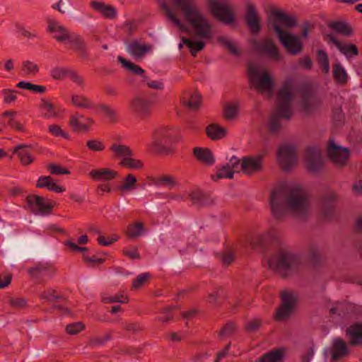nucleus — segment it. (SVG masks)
Returning <instances> with one entry per match:
<instances>
[{
    "mask_svg": "<svg viewBox=\"0 0 362 362\" xmlns=\"http://www.w3.org/2000/svg\"><path fill=\"white\" fill-rule=\"evenodd\" d=\"M36 187L39 188H47L56 193H61L65 191V188L57 185L54 179L50 176H41L38 178Z\"/></svg>",
    "mask_w": 362,
    "mask_h": 362,
    "instance_id": "obj_29",
    "label": "nucleus"
},
{
    "mask_svg": "<svg viewBox=\"0 0 362 362\" xmlns=\"http://www.w3.org/2000/svg\"><path fill=\"white\" fill-rule=\"evenodd\" d=\"M144 225L141 222H136L129 225L127 228V235L130 238H134L144 233Z\"/></svg>",
    "mask_w": 362,
    "mask_h": 362,
    "instance_id": "obj_45",
    "label": "nucleus"
},
{
    "mask_svg": "<svg viewBox=\"0 0 362 362\" xmlns=\"http://www.w3.org/2000/svg\"><path fill=\"white\" fill-rule=\"evenodd\" d=\"M30 147V146L22 144L16 146L13 150V153L16 154L20 160V162L23 165H28L34 161V158L30 153L25 148Z\"/></svg>",
    "mask_w": 362,
    "mask_h": 362,
    "instance_id": "obj_31",
    "label": "nucleus"
},
{
    "mask_svg": "<svg viewBox=\"0 0 362 362\" xmlns=\"http://www.w3.org/2000/svg\"><path fill=\"white\" fill-rule=\"evenodd\" d=\"M110 150L117 158H127L128 156H133L134 153L131 148L126 145L113 144L110 146Z\"/></svg>",
    "mask_w": 362,
    "mask_h": 362,
    "instance_id": "obj_41",
    "label": "nucleus"
},
{
    "mask_svg": "<svg viewBox=\"0 0 362 362\" xmlns=\"http://www.w3.org/2000/svg\"><path fill=\"white\" fill-rule=\"evenodd\" d=\"M39 109L42 112V117L45 119L54 118L57 116V109L54 104L45 98L40 100Z\"/></svg>",
    "mask_w": 362,
    "mask_h": 362,
    "instance_id": "obj_32",
    "label": "nucleus"
},
{
    "mask_svg": "<svg viewBox=\"0 0 362 362\" xmlns=\"http://www.w3.org/2000/svg\"><path fill=\"white\" fill-rule=\"evenodd\" d=\"M217 41L231 54L234 56H240L241 54L238 44L234 40L225 36H220L217 38Z\"/></svg>",
    "mask_w": 362,
    "mask_h": 362,
    "instance_id": "obj_34",
    "label": "nucleus"
},
{
    "mask_svg": "<svg viewBox=\"0 0 362 362\" xmlns=\"http://www.w3.org/2000/svg\"><path fill=\"white\" fill-rule=\"evenodd\" d=\"M190 25L194 36L209 40L213 35V26L197 6L195 0H171Z\"/></svg>",
    "mask_w": 362,
    "mask_h": 362,
    "instance_id": "obj_2",
    "label": "nucleus"
},
{
    "mask_svg": "<svg viewBox=\"0 0 362 362\" xmlns=\"http://www.w3.org/2000/svg\"><path fill=\"white\" fill-rule=\"evenodd\" d=\"M209 6L211 13L219 21L230 25L235 21L233 8L226 0H210Z\"/></svg>",
    "mask_w": 362,
    "mask_h": 362,
    "instance_id": "obj_6",
    "label": "nucleus"
},
{
    "mask_svg": "<svg viewBox=\"0 0 362 362\" xmlns=\"http://www.w3.org/2000/svg\"><path fill=\"white\" fill-rule=\"evenodd\" d=\"M192 201L197 205H206L210 203L209 199L201 191H194L190 194Z\"/></svg>",
    "mask_w": 362,
    "mask_h": 362,
    "instance_id": "obj_53",
    "label": "nucleus"
},
{
    "mask_svg": "<svg viewBox=\"0 0 362 362\" xmlns=\"http://www.w3.org/2000/svg\"><path fill=\"white\" fill-rule=\"evenodd\" d=\"M293 95V81L286 80L277 92V100L275 112L271 115L269 129L271 133H278L282 127L281 119L290 120L293 115L291 100Z\"/></svg>",
    "mask_w": 362,
    "mask_h": 362,
    "instance_id": "obj_3",
    "label": "nucleus"
},
{
    "mask_svg": "<svg viewBox=\"0 0 362 362\" xmlns=\"http://www.w3.org/2000/svg\"><path fill=\"white\" fill-rule=\"evenodd\" d=\"M269 19L272 27L277 34V30L281 32H287L281 28V25L286 28H293L297 25V20L294 16L288 15L283 11L277 8L271 10Z\"/></svg>",
    "mask_w": 362,
    "mask_h": 362,
    "instance_id": "obj_9",
    "label": "nucleus"
},
{
    "mask_svg": "<svg viewBox=\"0 0 362 362\" xmlns=\"http://www.w3.org/2000/svg\"><path fill=\"white\" fill-rule=\"evenodd\" d=\"M305 163L309 171L315 173L322 167V158L321 153L317 148L309 147L305 152Z\"/></svg>",
    "mask_w": 362,
    "mask_h": 362,
    "instance_id": "obj_17",
    "label": "nucleus"
},
{
    "mask_svg": "<svg viewBox=\"0 0 362 362\" xmlns=\"http://www.w3.org/2000/svg\"><path fill=\"white\" fill-rule=\"evenodd\" d=\"M254 47L259 52L267 54L270 59L279 61L281 59L279 49L271 39H265L262 41H255Z\"/></svg>",
    "mask_w": 362,
    "mask_h": 362,
    "instance_id": "obj_18",
    "label": "nucleus"
},
{
    "mask_svg": "<svg viewBox=\"0 0 362 362\" xmlns=\"http://www.w3.org/2000/svg\"><path fill=\"white\" fill-rule=\"evenodd\" d=\"M90 7L95 11L101 13L105 18L115 19L117 16V11L112 5L106 4L102 1H92Z\"/></svg>",
    "mask_w": 362,
    "mask_h": 362,
    "instance_id": "obj_23",
    "label": "nucleus"
},
{
    "mask_svg": "<svg viewBox=\"0 0 362 362\" xmlns=\"http://www.w3.org/2000/svg\"><path fill=\"white\" fill-rule=\"evenodd\" d=\"M248 76L252 87L261 93L272 95L274 90V82L269 73L264 69L257 65H250Z\"/></svg>",
    "mask_w": 362,
    "mask_h": 362,
    "instance_id": "obj_5",
    "label": "nucleus"
},
{
    "mask_svg": "<svg viewBox=\"0 0 362 362\" xmlns=\"http://www.w3.org/2000/svg\"><path fill=\"white\" fill-rule=\"evenodd\" d=\"M223 178H228V179L233 178V172L230 170V168H229V167L226 164L223 165L219 169H218L217 173L216 175H212V179L214 181H216L217 179H223Z\"/></svg>",
    "mask_w": 362,
    "mask_h": 362,
    "instance_id": "obj_55",
    "label": "nucleus"
},
{
    "mask_svg": "<svg viewBox=\"0 0 362 362\" xmlns=\"http://www.w3.org/2000/svg\"><path fill=\"white\" fill-rule=\"evenodd\" d=\"M327 151L328 157L332 162L338 166L344 165L350 154L349 150L347 148L336 144L333 139H329Z\"/></svg>",
    "mask_w": 362,
    "mask_h": 362,
    "instance_id": "obj_13",
    "label": "nucleus"
},
{
    "mask_svg": "<svg viewBox=\"0 0 362 362\" xmlns=\"http://www.w3.org/2000/svg\"><path fill=\"white\" fill-rule=\"evenodd\" d=\"M161 8L164 13V15L169 22H170L173 25L176 26L179 30L182 33H188L189 34V30L188 27L185 25L181 19L178 17V16L173 11V9L170 7V6L163 2L161 4Z\"/></svg>",
    "mask_w": 362,
    "mask_h": 362,
    "instance_id": "obj_21",
    "label": "nucleus"
},
{
    "mask_svg": "<svg viewBox=\"0 0 362 362\" xmlns=\"http://www.w3.org/2000/svg\"><path fill=\"white\" fill-rule=\"evenodd\" d=\"M338 198L337 194L334 192H328L323 197L322 202V214L326 218H329L334 213V206L332 202H335Z\"/></svg>",
    "mask_w": 362,
    "mask_h": 362,
    "instance_id": "obj_24",
    "label": "nucleus"
},
{
    "mask_svg": "<svg viewBox=\"0 0 362 362\" xmlns=\"http://www.w3.org/2000/svg\"><path fill=\"white\" fill-rule=\"evenodd\" d=\"M193 153L199 161L205 165H212L215 162L212 152L207 148L195 147Z\"/></svg>",
    "mask_w": 362,
    "mask_h": 362,
    "instance_id": "obj_28",
    "label": "nucleus"
},
{
    "mask_svg": "<svg viewBox=\"0 0 362 362\" xmlns=\"http://www.w3.org/2000/svg\"><path fill=\"white\" fill-rule=\"evenodd\" d=\"M136 179L132 174L126 176L123 183L119 187V189L122 192H129L135 189Z\"/></svg>",
    "mask_w": 362,
    "mask_h": 362,
    "instance_id": "obj_52",
    "label": "nucleus"
},
{
    "mask_svg": "<svg viewBox=\"0 0 362 362\" xmlns=\"http://www.w3.org/2000/svg\"><path fill=\"white\" fill-rule=\"evenodd\" d=\"M117 175V173L110 168L94 169L89 173V176L95 181H110Z\"/></svg>",
    "mask_w": 362,
    "mask_h": 362,
    "instance_id": "obj_26",
    "label": "nucleus"
},
{
    "mask_svg": "<svg viewBox=\"0 0 362 362\" xmlns=\"http://www.w3.org/2000/svg\"><path fill=\"white\" fill-rule=\"evenodd\" d=\"M263 154L245 156L242 158V172L247 175H252L262 170Z\"/></svg>",
    "mask_w": 362,
    "mask_h": 362,
    "instance_id": "obj_14",
    "label": "nucleus"
},
{
    "mask_svg": "<svg viewBox=\"0 0 362 362\" xmlns=\"http://www.w3.org/2000/svg\"><path fill=\"white\" fill-rule=\"evenodd\" d=\"M226 165L230 168L233 175L235 173L242 171V160H240L235 156H232Z\"/></svg>",
    "mask_w": 362,
    "mask_h": 362,
    "instance_id": "obj_60",
    "label": "nucleus"
},
{
    "mask_svg": "<svg viewBox=\"0 0 362 362\" xmlns=\"http://www.w3.org/2000/svg\"><path fill=\"white\" fill-rule=\"evenodd\" d=\"M281 304L276 313V320L283 321L288 319L293 313L298 302V295L291 291H284L281 295Z\"/></svg>",
    "mask_w": 362,
    "mask_h": 362,
    "instance_id": "obj_7",
    "label": "nucleus"
},
{
    "mask_svg": "<svg viewBox=\"0 0 362 362\" xmlns=\"http://www.w3.org/2000/svg\"><path fill=\"white\" fill-rule=\"evenodd\" d=\"M269 205L276 219L283 218L288 212L298 217H305L310 210L309 196L300 186H278L270 193Z\"/></svg>",
    "mask_w": 362,
    "mask_h": 362,
    "instance_id": "obj_1",
    "label": "nucleus"
},
{
    "mask_svg": "<svg viewBox=\"0 0 362 362\" xmlns=\"http://www.w3.org/2000/svg\"><path fill=\"white\" fill-rule=\"evenodd\" d=\"M238 114V104H228L223 110L224 117L227 120L234 119Z\"/></svg>",
    "mask_w": 362,
    "mask_h": 362,
    "instance_id": "obj_56",
    "label": "nucleus"
},
{
    "mask_svg": "<svg viewBox=\"0 0 362 362\" xmlns=\"http://www.w3.org/2000/svg\"><path fill=\"white\" fill-rule=\"evenodd\" d=\"M70 69L56 66L50 70L51 76L55 80H62L67 78Z\"/></svg>",
    "mask_w": 362,
    "mask_h": 362,
    "instance_id": "obj_54",
    "label": "nucleus"
},
{
    "mask_svg": "<svg viewBox=\"0 0 362 362\" xmlns=\"http://www.w3.org/2000/svg\"><path fill=\"white\" fill-rule=\"evenodd\" d=\"M29 276L40 284H45L56 274V269L49 262H40L28 269Z\"/></svg>",
    "mask_w": 362,
    "mask_h": 362,
    "instance_id": "obj_8",
    "label": "nucleus"
},
{
    "mask_svg": "<svg viewBox=\"0 0 362 362\" xmlns=\"http://www.w3.org/2000/svg\"><path fill=\"white\" fill-rule=\"evenodd\" d=\"M320 105V101L310 95H303L301 101V107L306 113L314 111Z\"/></svg>",
    "mask_w": 362,
    "mask_h": 362,
    "instance_id": "obj_39",
    "label": "nucleus"
},
{
    "mask_svg": "<svg viewBox=\"0 0 362 362\" xmlns=\"http://www.w3.org/2000/svg\"><path fill=\"white\" fill-rule=\"evenodd\" d=\"M346 334L350 338V344L357 346L362 344V324H354L346 329Z\"/></svg>",
    "mask_w": 362,
    "mask_h": 362,
    "instance_id": "obj_30",
    "label": "nucleus"
},
{
    "mask_svg": "<svg viewBox=\"0 0 362 362\" xmlns=\"http://www.w3.org/2000/svg\"><path fill=\"white\" fill-rule=\"evenodd\" d=\"M48 132L54 136H62V138L65 139H69L70 136L69 134L62 130L61 127L58 124H50L48 126Z\"/></svg>",
    "mask_w": 362,
    "mask_h": 362,
    "instance_id": "obj_58",
    "label": "nucleus"
},
{
    "mask_svg": "<svg viewBox=\"0 0 362 362\" xmlns=\"http://www.w3.org/2000/svg\"><path fill=\"white\" fill-rule=\"evenodd\" d=\"M169 128H162L155 131L152 134V144L158 146L164 142L169 140L170 135L168 134Z\"/></svg>",
    "mask_w": 362,
    "mask_h": 362,
    "instance_id": "obj_42",
    "label": "nucleus"
},
{
    "mask_svg": "<svg viewBox=\"0 0 362 362\" xmlns=\"http://www.w3.org/2000/svg\"><path fill=\"white\" fill-rule=\"evenodd\" d=\"M86 146L93 151H103L105 148L103 141L98 139H90L87 141Z\"/></svg>",
    "mask_w": 362,
    "mask_h": 362,
    "instance_id": "obj_64",
    "label": "nucleus"
},
{
    "mask_svg": "<svg viewBox=\"0 0 362 362\" xmlns=\"http://www.w3.org/2000/svg\"><path fill=\"white\" fill-rule=\"evenodd\" d=\"M127 50L135 60H140L152 50V46L149 44L141 43L139 40H134L127 45Z\"/></svg>",
    "mask_w": 362,
    "mask_h": 362,
    "instance_id": "obj_19",
    "label": "nucleus"
},
{
    "mask_svg": "<svg viewBox=\"0 0 362 362\" xmlns=\"http://www.w3.org/2000/svg\"><path fill=\"white\" fill-rule=\"evenodd\" d=\"M38 297L48 302H53L62 298L61 296L57 293L56 290L52 288H48L39 293Z\"/></svg>",
    "mask_w": 362,
    "mask_h": 362,
    "instance_id": "obj_47",
    "label": "nucleus"
},
{
    "mask_svg": "<svg viewBox=\"0 0 362 362\" xmlns=\"http://www.w3.org/2000/svg\"><path fill=\"white\" fill-rule=\"evenodd\" d=\"M308 253L309 257L315 262L319 261L322 256L320 246L314 243H312L308 245Z\"/></svg>",
    "mask_w": 362,
    "mask_h": 362,
    "instance_id": "obj_51",
    "label": "nucleus"
},
{
    "mask_svg": "<svg viewBox=\"0 0 362 362\" xmlns=\"http://www.w3.org/2000/svg\"><path fill=\"white\" fill-rule=\"evenodd\" d=\"M70 43L73 49L77 54L82 58L86 59L88 57V52L83 39L76 33H72L66 41Z\"/></svg>",
    "mask_w": 362,
    "mask_h": 362,
    "instance_id": "obj_25",
    "label": "nucleus"
},
{
    "mask_svg": "<svg viewBox=\"0 0 362 362\" xmlns=\"http://www.w3.org/2000/svg\"><path fill=\"white\" fill-rule=\"evenodd\" d=\"M26 202L30 211L35 215H48L51 214L53 204L48 202L44 197L29 194L26 197Z\"/></svg>",
    "mask_w": 362,
    "mask_h": 362,
    "instance_id": "obj_11",
    "label": "nucleus"
},
{
    "mask_svg": "<svg viewBox=\"0 0 362 362\" xmlns=\"http://www.w3.org/2000/svg\"><path fill=\"white\" fill-rule=\"evenodd\" d=\"M326 38L329 42L333 43L347 58L358 55V51L355 45L343 44L340 42L332 34H327L326 35Z\"/></svg>",
    "mask_w": 362,
    "mask_h": 362,
    "instance_id": "obj_22",
    "label": "nucleus"
},
{
    "mask_svg": "<svg viewBox=\"0 0 362 362\" xmlns=\"http://www.w3.org/2000/svg\"><path fill=\"white\" fill-rule=\"evenodd\" d=\"M47 23V31L52 33L54 38L59 42L67 41L72 34L65 27L53 19H49Z\"/></svg>",
    "mask_w": 362,
    "mask_h": 362,
    "instance_id": "obj_20",
    "label": "nucleus"
},
{
    "mask_svg": "<svg viewBox=\"0 0 362 362\" xmlns=\"http://www.w3.org/2000/svg\"><path fill=\"white\" fill-rule=\"evenodd\" d=\"M206 131L207 136L212 140L221 139L226 135V130L216 124H209Z\"/></svg>",
    "mask_w": 362,
    "mask_h": 362,
    "instance_id": "obj_37",
    "label": "nucleus"
},
{
    "mask_svg": "<svg viewBox=\"0 0 362 362\" xmlns=\"http://www.w3.org/2000/svg\"><path fill=\"white\" fill-rule=\"evenodd\" d=\"M153 103L148 99L138 95L130 102V110L141 118L148 117L151 112Z\"/></svg>",
    "mask_w": 362,
    "mask_h": 362,
    "instance_id": "obj_15",
    "label": "nucleus"
},
{
    "mask_svg": "<svg viewBox=\"0 0 362 362\" xmlns=\"http://www.w3.org/2000/svg\"><path fill=\"white\" fill-rule=\"evenodd\" d=\"M284 353L281 350L274 349L263 354L257 362H282Z\"/></svg>",
    "mask_w": 362,
    "mask_h": 362,
    "instance_id": "obj_36",
    "label": "nucleus"
},
{
    "mask_svg": "<svg viewBox=\"0 0 362 362\" xmlns=\"http://www.w3.org/2000/svg\"><path fill=\"white\" fill-rule=\"evenodd\" d=\"M277 159L284 170H289L296 163V149L292 144L281 146L276 153Z\"/></svg>",
    "mask_w": 362,
    "mask_h": 362,
    "instance_id": "obj_12",
    "label": "nucleus"
},
{
    "mask_svg": "<svg viewBox=\"0 0 362 362\" xmlns=\"http://www.w3.org/2000/svg\"><path fill=\"white\" fill-rule=\"evenodd\" d=\"M245 21L250 31L252 34H257L261 30L260 17L258 15L256 6L248 2L246 4Z\"/></svg>",
    "mask_w": 362,
    "mask_h": 362,
    "instance_id": "obj_16",
    "label": "nucleus"
},
{
    "mask_svg": "<svg viewBox=\"0 0 362 362\" xmlns=\"http://www.w3.org/2000/svg\"><path fill=\"white\" fill-rule=\"evenodd\" d=\"M22 70L26 75L35 76L39 71V67L33 62L25 61L22 64Z\"/></svg>",
    "mask_w": 362,
    "mask_h": 362,
    "instance_id": "obj_57",
    "label": "nucleus"
},
{
    "mask_svg": "<svg viewBox=\"0 0 362 362\" xmlns=\"http://www.w3.org/2000/svg\"><path fill=\"white\" fill-rule=\"evenodd\" d=\"M317 63L322 69L323 72L327 74L329 71V62L327 53L322 49L317 51Z\"/></svg>",
    "mask_w": 362,
    "mask_h": 362,
    "instance_id": "obj_50",
    "label": "nucleus"
},
{
    "mask_svg": "<svg viewBox=\"0 0 362 362\" xmlns=\"http://www.w3.org/2000/svg\"><path fill=\"white\" fill-rule=\"evenodd\" d=\"M72 104L81 109L92 110L95 108V104L88 98L81 95H74L71 98Z\"/></svg>",
    "mask_w": 362,
    "mask_h": 362,
    "instance_id": "obj_38",
    "label": "nucleus"
},
{
    "mask_svg": "<svg viewBox=\"0 0 362 362\" xmlns=\"http://www.w3.org/2000/svg\"><path fill=\"white\" fill-rule=\"evenodd\" d=\"M18 91L13 90L8 88H5L1 90V94L4 97V103L6 104H10L16 100V93Z\"/></svg>",
    "mask_w": 362,
    "mask_h": 362,
    "instance_id": "obj_62",
    "label": "nucleus"
},
{
    "mask_svg": "<svg viewBox=\"0 0 362 362\" xmlns=\"http://www.w3.org/2000/svg\"><path fill=\"white\" fill-rule=\"evenodd\" d=\"M277 36L289 54L298 55L302 52L303 45L299 36L288 32H281L279 29L277 30Z\"/></svg>",
    "mask_w": 362,
    "mask_h": 362,
    "instance_id": "obj_10",
    "label": "nucleus"
},
{
    "mask_svg": "<svg viewBox=\"0 0 362 362\" xmlns=\"http://www.w3.org/2000/svg\"><path fill=\"white\" fill-rule=\"evenodd\" d=\"M47 169L52 175H60L70 174L69 170L55 163H49L47 165Z\"/></svg>",
    "mask_w": 362,
    "mask_h": 362,
    "instance_id": "obj_63",
    "label": "nucleus"
},
{
    "mask_svg": "<svg viewBox=\"0 0 362 362\" xmlns=\"http://www.w3.org/2000/svg\"><path fill=\"white\" fill-rule=\"evenodd\" d=\"M333 76L338 83L344 84L347 81V74L342 66L336 64L333 67Z\"/></svg>",
    "mask_w": 362,
    "mask_h": 362,
    "instance_id": "obj_48",
    "label": "nucleus"
},
{
    "mask_svg": "<svg viewBox=\"0 0 362 362\" xmlns=\"http://www.w3.org/2000/svg\"><path fill=\"white\" fill-rule=\"evenodd\" d=\"M155 183L159 186L173 187L176 185V181L170 175H163L158 177Z\"/></svg>",
    "mask_w": 362,
    "mask_h": 362,
    "instance_id": "obj_59",
    "label": "nucleus"
},
{
    "mask_svg": "<svg viewBox=\"0 0 362 362\" xmlns=\"http://www.w3.org/2000/svg\"><path fill=\"white\" fill-rule=\"evenodd\" d=\"M267 236V233H253L247 237V241L253 248L262 247L264 245Z\"/></svg>",
    "mask_w": 362,
    "mask_h": 362,
    "instance_id": "obj_43",
    "label": "nucleus"
},
{
    "mask_svg": "<svg viewBox=\"0 0 362 362\" xmlns=\"http://www.w3.org/2000/svg\"><path fill=\"white\" fill-rule=\"evenodd\" d=\"M201 96L199 93H195L192 94L189 98H182V103L189 107L192 110H197L199 109L201 103Z\"/></svg>",
    "mask_w": 362,
    "mask_h": 362,
    "instance_id": "obj_46",
    "label": "nucleus"
},
{
    "mask_svg": "<svg viewBox=\"0 0 362 362\" xmlns=\"http://www.w3.org/2000/svg\"><path fill=\"white\" fill-rule=\"evenodd\" d=\"M9 305L17 310L23 309L27 306V300L23 298H9L8 300Z\"/></svg>",
    "mask_w": 362,
    "mask_h": 362,
    "instance_id": "obj_61",
    "label": "nucleus"
},
{
    "mask_svg": "<svg viewBox=\"0 0 362 362\" xmlns=\"http://www.w3.org/2000/svg\"><path fill=\"white\" fill-rule=\"evenodd\" d=\"M117 59L121 63L122 66L129 73L136 76H141L142 77L143 76H145V71L137 64L128 61L122 56H119Z\"/></svg>",
    "mask_w": 362,
    "mask_h": 362,
    "instance_id": "obj_35",
    "label": "nucleus"
},
{
    "mask_svg": "<svg viewBox=\"0 0 362 362\" xmlns=\"http://www.w3.org/2000/svg\"><path fill=\"white\" fill-rule=\"evenodd\" d=\"M348 352V348L346 342L341 338H337L333 340L332 347L330 349L332 359L336 361L344 357Z\"/></svg>",
    "mask_w": 362,
    "mask_h": 362,
    "instance_id": "obj_27",
    "label": "nucleus"
},
{
    "mask_svg": "<svg viewBox=\"0 0 362 362\" xmlns=\"http://www.w3.org/2000/svg\"><path fill=\"white\" fill-rule=\"evenodd\" d=\"M335 32L342 34L345 36H351L353 34V30L351 25L342 21H334L328 25Z\"/></svg>",
    "mask_w": 362,
    "mask_h": 362,
    "instance_id": "obj_40",
    "label": "nucleus"
},
{
    "mask_svg": "<svg viewBox=\"0 0 362 362\" xmlns=\"http://www.w3.org/2000/svg\"><path fill=\"white\" fill-rule=\"evenodd\" d=\"M300 265V257L287 250H280L269 260V267L283 277L296 273Z\"/></svg>",
    "mask_w": 362,
    "mask_h": 362,
    "instance_id": "obj_4",
    "label": "nucleus"
},
{
    "mask_svg": "<svg viewBox=\"0 0 362 362\" xmlns=\"http://www.w3.org/2000/svg\"><path fill=\"white\" fill-rule=\"evenodd\" d=\"M68 124L71 127L72 130L75 132H87L90 129V124L88 123H84L80 119H77V117H69Z\"/></svg>",
    "mask_w": 362,
    "mask_h": 362,
    "instance_id": "obj_44",
    "label": "nucleus"
},
{
    "mask_svg": "<svg viewBox=\"0 0 362 362\" xmlns=\"http://www.w3.org/2000/svg\"><path fill=\"white\" fill-rule=\"evenodd\" d=\"M202 40H193L183 36L181 37V40L189 48L193 57H196L197 53L204 48L206 43Z\"/></svg>",
    "mask_w": 362,
    "mask_h": 362,
    "instance_id": "obj_33",
    "label": "nucleus"
},
{
    "mask_svg": "<svg viewBox=\"0 0 362 362\" xmlns=\"http://www.w3.org/2000/svg\"><path fill=\"white\" fill-rule=\"evenodd\" d=\"M132 156H128L127 158H123L119 165L132 170H138L141 169L143 167V163L140 160L134 159L132 158Z\"/></svg>",
    "mask_w": 362,
    "mask_h": 362,
    "instance_id": "obj_49",
    "label": "nucleus"
}]
</instances>
